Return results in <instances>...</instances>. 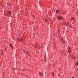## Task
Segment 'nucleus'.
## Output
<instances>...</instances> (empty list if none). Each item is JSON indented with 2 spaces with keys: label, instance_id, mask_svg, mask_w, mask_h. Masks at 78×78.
Masks as SVG:
<instances>
[{
  "label": "nucleus",
  "instance_id": "nucleus-12",
  "mask_svg": "<svg viewBox=\"0 0 78 78\" xmlns=\"http://www.w3.org/2000/svg\"><path fill=\"white\" fill-rule=\"evenodd\" d=\"M47 19H45V22H46L47 21Z\"/></svg>",
  "mask_w": 78,
  "mask_h": 78
},
{
  "label": "nucleus",
  "instance_id": "nucleus-6",
  "mask_svg": "<svg viewBox=\"0 0 78 78\" xmlns=\"http://www.w3.org/2000/svg\"><path fill=\"white\" fill-rule=\"evenodd\" d=\"M39 73L40 75H41V76L42 75V73H41V72H39Z\"/></svg>",
  "mask_w": 78,
  "mask_h": 78
},
{
  "label": "nucleus",
  "instance_id": "nucleus-16",
  "mask_svg": "<svg viewBox=\"0 0 78 78\" xmlns=\"http://www.w3.org/2000/svg\"><path fill=\"white\" fill-rule=\"evenodd\" d=\"M33 34H34V33H33Z\"/></svg>",
  "mask_w": 78,
  "mask_h": 78
},
{
  "label": "nucleus",
  "instance_id": "nucleus-11",
  "mask_svg": "<svg viewBox=\"0 0 78 78\" xmlns=\"http://www.w3.org/2000/svg\"><path fill=\"white\" fill-rule=\"evenodd\" d=\"M70 51H71L69 50V53H70Z\"/></svg>",
  "mask_w": 78,
  "mask_h": 78
},
{
  "label": "nucleus",
  "instance_id": "nucleus-7",
  "mask_svg": "<svg viewBox=\"0 0 78 78\" xmlns=\"http://www.w3.org/2000/svg\"><path fill=\"white\" fill-rule=\"evenodd\" d=\"M76 66H78V62H76Z\"/></svg>",
  "mask_w": 78,
  "mask_h": 78
},
{
  "label": "nucleus",
  "instance_id": "nucleus-10",
  "mask_svg": "<svg viewBox=\"0 0 78 78\" xmlns=\"http://www.w3.org/2000/svg\"><path fill=\"white\" fill-rule=\"evenodd\" d=\"M51 74H52V75H54V73H51Z\"/></svg>",
  "mask_w": 78,
  "mask_h": 78
},
{
  "label": "nucleus",
  "instance_id": "nucleus-5",
  "mask_svg": "<svg viewBox=\"0 0 78 78\" xmlns=\"http://www.w3.org/2000/svg\"><path fill=\"white\" fill-rule=\"evenodd\" d=\"M59 12V10H56V12L57 13H58Z\"/></svg>",
  "mask_w": 78,
  "mask_h": 78
},
{
  "label": "nucleus",
  "instance_id": "nucleus-14",
  "mask_svg": "<svg viewBox=\"0 0 78 78\" xmlns=\"http://www.w3.org/2000/svg\"><path fill=\"white\" fill-rule=\"evenodd\" d=\"M74 19H75V18H73V20H74Z\"/></svg>",
  "mask_w": 78,
  "mask_h": 78
},
{
  "label": "nucleus",
  "instance_id": "nucleus-9",
  "mask_svg": "<svg viewBox=\"0 0 78 78\" xmlns=\"http://www.w3.org/2000/svg\"><path fill=\"white\" fill-rule=\"evenodd\" d=\"M35 47H38V46L37 45H35Z\"/></svg>",
  "mask_w": 78,
  "mask_h": 78
},
{
  "label": "nucleus",
  "instance_id": "nucleus-2",
  "mask_svg": "<svg viewBox=\"0 0 78 78\" xmlns=\"http://www.w3.org/2000/svg\"><path fill=\"white\" fill-rule=\"evenodd\" d=\"M8 13H9V14L10 16H11V12L10 11H9Z\"/></svg>",
  "mask_w": 78,
  "mask_h": 78
},
{
  "label": "nucleus",
  "instance_id": "nucleus-4",
  "mask_svg": "<svg viewBox=\"0 0 78 78\" xmlns=\"http://www.w3.org/2000/svg\"><path fill=\"white\" fill-rule=\"evenodd\" d=\"M13 70H17V68H13Z\"/></svg>",
  "mask_w": 78,
  "mask_h": 78
},
{
  "label": "nucleus",
  "instance_id": "nucleus-1",
  "mask_svg": "<svg viewBox=\"0 0 78 78\" xmlns=\"http://www.w3.org/2000/svg\"><path fill=\"white\" fill-rule=\"evenodd\" d=\"M23 41V38H20V41Z\"/></svg>",
  "mask_w": 78,
  "mask_h": 78
},
{
  "label": "nucleus",
  "instance_id": "nucleus-15",
  "mask_svg": "<svg viewBox=\"0 0 78 78\" xmlns=\"http://www.w3.org/2000/svg\"><path fill=\"white\" fill-rule=\"evenodd\" d=\"M75 57H74L73 58V59H75Z\"/></svg>",
  "mask_w": 78,
  "mask_h": 78
},
{
  "label": "nucleus",
  "instance_id": "nucleus-17",
  "mask_svg": "<svg viewBox=\"0 0 78 78\" xmlns=\"http://www.w3.org/2000/svg\"><path fill=\"white\" fill-rule=\"evenodd\" d=\"M72 78H75L74 77H73Z\"/></svg>",
  "mask_w": 78,
  "mask_h": 78
},
{
  "label": "nucleus",
  "instance_id": "nucleus-13",
  "mask_svg": "<svg viewBox=\"0 0 78 78\" xmlns=\"http://www.w3.org/2000/svg\"><path fill=\"white\" fill-rule=\"evenodd\" d=\"M58 32L59 33V32H60V31H59V30H58Z\"/></svg>",
  "mask_w": 78,
  "mask_h": 78
},
{
  "label": "nucleus",
  "instance_id": "nucleus-8",
  "mask_svg": "<svg viewBox=\"0 0 78 78\" xmlns=\"http://www.w3.org/2000/svg\"><path fill=\"white\" fill-rule=\"evenodd\" d=\"M10 47H11V48H12V46L11 45V44H10Z\"/></svg>",
  "mask_w": 78,
  "mask_h": 78
},
{
  "label": "nucleus",
  "instance_id": "nucleus-3",
  "mask_svg": "<svg viewBox=\"0 0 78 78\" xmlns=\"http://www.w3.org/2000/svg\"><path fill=\"white\" fill-rule=\"evenodd\" d=\"M58 20H61V19H62V18H61V17H58Z\"/></svg>",
  "mask_w": 78,
  "mask_h": 78
}]
</instances>
